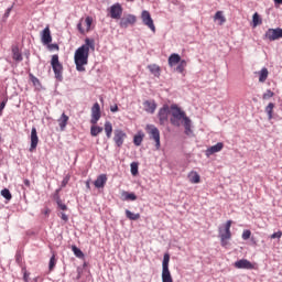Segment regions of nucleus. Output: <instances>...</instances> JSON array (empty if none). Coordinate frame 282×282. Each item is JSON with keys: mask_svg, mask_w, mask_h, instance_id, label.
I'll return each instance as SVG.
<instances>
[{"mask_svg": "<svg viewBox=\"0 0 282 282\" xmlns=\"http://www.w3.org/2000/svg\"><path fill=\"white\" fill-rule=\"evenodd\" d=\"M250 237H252V231H250L249 229L243 230V232H242L243 241H248V239H250Z\"/></svg>", "mask_w": 282, "mask_h": 282, "instance_id": "41", "label": "nucleus"}, {"mask_svg": "<svg viewBox=\"0 0 282 282\" xmlns=\"http://www.w3.org/2000/svg\"><path fill=\"white\" fill-rule=\"evenodd\" d=\"M231 226L232 220H227L224 227L218 228L220 246H223V248H226L228 241L232 239V232L230 231Z\"/></svg>", "mask_w": 282, "mask_h": 282, "instance_id": "4", "label": "nucleus"}, {"mask_svg": "<svg viewBox=\"0 0 282 282\" xmlns=\"http://www.w3.org/2000/svg\"><path fill=\"white\" fill-rule=\"evenodd\" d=\"M158 118H159L160 124H166V122H169V118L172 124L174 126L177 124V105L175 104L171 106L164 105L159 110Z\"/></svg>", "mask_w": 282, "mask_h": 282, "instance_id": "2", "label": "nucleus"}, {"mask_svg": "<svg viewBox=\"0 0 282 282\" xmlns=\"http://www.w3.org/2000/svg\"><path fill=\"white\" fill-rule=\"evenodd\" d=\"M51 66H52V69L54 72V76H55L56 80L62 83L64 68H63V64L58 59V54H55V55L52 56Z\"/></svg>", "mask_w": 282, "mask_h": 282, "instance_id": "5", "label": "nucleus"}, {"mask_svg": "<svg viewBox=\"0 0 282 282\" xmlns=\"http://www.w3.org/2000/svg\"><path fill=\"white\" fill-rule=\"evenodd\" d=\"M87 188H89V183H87Z\"/></svg>", "mask_w": 282, "mask_h": 282, "instance_id": "53", "label": "nucleus"}, {"mask_svg": "<svg viewBox=\"0 0 282 282\" xmlns=\"http://www.w3.org/2000/svg\"><path fill=\"white\" fill-rule=\"evenodd\" d=\"M12 58L13 61H17V63L23 61V55L21 54V51H19V46H12Z\"/></svg>", "mask_w": 282, "mask_h": 282, "instance_id": "24", "label": "nucleus"}, {"mask_svg": "<svg viewBox=\"0 0 282 282\" xmlns=\"http://www.w3.org/2000/svg\"><path fill=\"white\" fill-rule=\"evenodd\" d=\"M275 6H282V0H273Z\"/></svg>", "mask_w": 282, "mask_h": 282, "instance_id": "51", "label": "nucleus"}, {"mask_svg": "<svg viewBox=\"0 0 282 282\" xmlns=\"http://www.w3.org/2000/svg\"><path fill=\"white\" fill-rule=\"evenodd\" d=\"M282 237V231L279 230L278 232H274L270 236L271 239H281Z\"/></svg>", "mask_w": 282, "mask_h": 282, "instance_id": "42", "label": "nucleus"}, {"mask_svg": "<svg viewBox=\"0 0 282 282\" xmlns=\"http://www.w3.org/2000/svg\"><path fill=\"white\" fill-rule=\"evenodd\" d=\"M224 149V143L223 142H218L215 145H212L210 148H208L205 151V155L206 158H210V155H215V153H219V151H221Z\"/></svg>", "mask_w": 282, "mask_h": 282, "instance_id": "18", "label": "nucleus"}, {"mask_svg": "<svg viewBox=\"0 0 282 282\" xmlns=\"http://www.w3.org/2000/svg\"><path fill=\"white\" fill-rule=\"evenodd\" d=\"M274 102H269L268 106L264 108V111L268 115V120H272V118H274Z\"/></svg>", "mask_w": 282, "mask_h": 282, "instance_id": "27", "label": "nucleus"}, {"mask_svg": "<svg viewBox=\"0 0 282 282\" xmlns=\"http://www.w3.org/2000/svg\"><path fill=\"white\" fill-rule=\"evenodd\" d=\"M177 121L180 122L181 127L184 128V133L187 135V138H193V135H195L193 132V121L181 108H177Z\"/></svg>", "mask_w": 282, "mask_h": 282, "instance_id": "3", "label": "nucleus"}, {"mask_svg": "<svg viewBox=\"0 0 282 282\" xmlns=\"http://www.w3.org/2000/svg\"><path fill=\"white\" fill-rule=\"evenodd\" d=\"M28 279H30V273H28V271H24L23 280L28 282Z\"/></svg>", "mask_w": 282, "mask_h": 282, "instance_id": "50", "label": "nucleus"}, {"mask_svg": "<svg viewBox=\"0 0 282 282\" xmlns=\"http://www.w3.org/2000/svg\"><path fill=\"white\" fill-rule=\"evenodd\" d=\"M44 45H47L48 50H51V51H53V50L58 51L59 50L58 44H44Z\"/></svg>", "mask_w": 282, "mask_h": 282, "instance_id": "45", "label": "nucleus"}, {"mask_svg": "<svg viewBox=\"0 0 282 282\" xmlns=\"http://www.w3.org/2000/svg\"><path fill=\"white\" fill-rule=\"evenodd\" d=\"M264 39L267 41H279V39H282V29H269L264 34Z\"/></svg>", "mask_w": 282, "mask_h": 282, "instance_id": "11", "label": "nucleus"}, {"mask_svg": "<svg viewBox=\"0 0 282 282\" xmlns=\"http://www.w3.org/2000/svg\"><path fill=\"white\" fill-rule=\"evenodd\" d=\"M144 140V132L139 131L133 138V144L140 147Z\"/></svg>", "mask_w": 282, "mask_h": 282, "instance_id": "28", "label": "nucleus"}, {"mask_svg": "<svg viewBox=\"0 0 282 282\" xmlns=\"http://www.w3.org/2000/svg\"><path fill=\"white\" fill-rule=\"evenodd\" d=\"M130 169H131V175L135 177V175H138V162H132L130 164Z\"/></svg>", "mask_w": 282, "mask_h": 282, "instance_id": "39", "label": "nucleus"}, {"mask_svg": "<svg viewBox=\"0 0 282 282\" xmlns=\"http://www.w3.org/2000/svg\"><path fill=\"white\" fill-rule=\"evenodd\" d=\"M105 132H106L107 138L110 139L111 133H113V126L109 121L105 122Z\"/></svg>", "mask_w": 282, "mask_h": 282, "instance_id": "31", "label": "nucleus"}, {"mask_svg": "<svg viewBox=\"0 0 282 282\" xmlns=\"http://www.w3.org/2000/svg\"><path fill=\"white\" fill-rule=\"evenodd\" d=\"M252 23H253V28H257V25H261V23H263V21L261 20V17L259 15V13H254L252 17Z\"/></svg>", "mask_w": 282, "mask_h": 282, "instance_id": "35", "label": "nucleus"}, {"mask_svg": "<svg viewBox=\"0 0 282 282\" xmlns=\"http://www.w3.org/2000/svg\"><path fill=\"white\" fill-rule=\"evenodd\" d=\"M89 50H96V42L87 37L85 44L75 51L74 61L77 72H86L85 65L89 63Z\"/></svg>", "mask_w": 282, "mask_h": 282, "instance_id": "1", "label": "nucleus"}, {"mask_svg": "<svg viewBox=\"0 0 282 282\" xmlns=\"http://www.w3.org/2000/svg\"><path fill=\"white\" fill-rule=\"evenodd\" d=\"M67 184H69V176H66V177L63 178L62 188H65V186H67Z\"/></svg>", "mask_w": 282, "mask_h": 282, "instance_id": "47", "label": "nucleus"}, {"mask_svg": "<svg viewBox=\"0 0 282 282\" xmlns=\"http://www.w3.org/2000/svg\"><path fill=\"white\" fill-rule=\"evenodd\" d=\"M141 19L148 28L155 32V24L153 23V18H151V13L149 11H142Z\"/></svg>", "mask_w": 282, "mask_h": 282, "instance_id": "14", "label": "nucleus"}, {"mask_svg": "<svg viewBox=\"0 0 282 282\" xmlns=\"http://www.w3.org/2000/svg\"><path fill=\"white\" fill-rule=\"evenodd\" d=\"M110 111H112V113H116V111H118V105L111 106Z\"/></svg>", "mask_w": 282, "mask_h": 282, "instance_id": "49", "label": "nucleus"}, {"mask_svg": "<svg viewBox=\"0 0 282 282\" xmlns=\"http://www.w3.org/2000/svg\"><path fill=\"white\" fill-rule=\"evenodd\" d=\"M72 251L74 252L75 257H77V259H83L85 257L83 250L78 249L76 246H72Z\"/></svg>", "mask_w": 282, "mask_h": 282, "instance_id": "34", "label": "nucleus"}, {"mask_svg": "<svg viewBox=\"0 0 282 282\" xmlns=\"http://www.w3.org/2000/svg\"><path fill=\"white\" fill-rule=\"evenodd\" d=\"M126 217L131 221H138V219H140V214H133L131 210L126 209Z\"/></svg>", "mask_w": 282, "mask_h": 282, "instance_id": "30", "label": "nucleus"}, {"mask_svg": "<svg viewBox=\"0 0 282 282\" xmlns=\"http://www.w3.org/2000/svg\"><path fill=\"white\" fill-rule=\"evenodd\" d=\"M41 41L43 45H50L52 43V31H50V25L41 32Z\"/></svg>", "mask_w": 282, "mask_h": 282, "instance_id": "17", "label": "nucleus"}, {"mask_svg": "<svg viewBox=\"0 0 282 282\" xmlns=\"http://www.w3.org/2000/svg\"><path fill=\"white\" fill-rule=\"evenodd\" d=\"M214 21H219V25H224L226 22V17H224V11H217L214 15Z\"/></svg>", "mask_w": 282, "mask_h": 282, "instance_id": "29", "label": "nucleus"}, {"mask_svg": "<svg viewBox=\"0 0 282 282\" xmlns=\"http://www.w3.org/2000/svg\"><path fill=\"white\" fill-rule=\"evenodd\" d=\"M101 131H102V127L93 124L90 128V135H93V138H96Z\"/></svg>", "mask_w": 282, "mask_h": 282, "instance_id": "33", "label": "nucleus"}, {"mask_svg": "<svg viewBox=\"0 0 282 282\" xmlns=\"http://www.w3.org/2000/svg\"><path fill=\"white\" fill-rule=\"evenodd\" d=\"M148 69H150L151 74H153V76L160 77V67L156 64H152L148 66Z\"/></svg>", "mask_w": 282, "mask_h": 282, "instance_id": "32", "label": "nucleus"}, {"mask_svg": "<svg viewBox=\"0 0 282 282\" xmlns=\"http://www.w3.org/2000/svg\"><path fill=\"white\" fill-rule=\"evenodd\" d=\"M61 219H63V221H69V217H67L65 213H61Z\"/></svg>", "mask_w": 282, "mask_h": 282, "instance_id": "48", "label": "nucleus"}, {"mask_svg": "<svg viewBox=\"0 0 282 282\" xmlns=\"http://www.w3.org/2000/svg\"><path fill=\"white\" fill-rule=\"evenodd\" d=\"M57 206L61 210H67V205L63 204L62 200H57Z\"/></svg>", "mask_w": 282, "mask_h": 282, "instance_id": "44", "label": "nucleus"}, {"mask_svg": "<svg viewBox=\"0 0 282 282\" xmlns=\"http://www.w3.org/2000/svg\"><path fill=\"white\" fill-rule=\"evenodd\" d=\"M94 184L96 188H105V184H107V174L99 175Z\"/></svg>", "mask_w": 282, "mask_h": 282, "instance_id": "20", "label": "nucleus"}, {"mask_svg": "<svg viewBox=\"0 0 282 282\" xmlns=\"http://www.w3.org/2000/svg\"><path fill=\"white\" fill-rule=\"evenodd\" d=\"M270 98H274V91L268 89V90L262 95V100H270Z\"/></svg>", "mask_w": 282, "mask_h": 282, "instance_id": "38", "label": "nucleus"}, {"mask_svg": "<svg viewBox=\"0 0 282 282\" xmlns=\"http://www.w3.org/2000/svg\"><path fill=\"white\" fill-rule=\"evenodd\" d=\"M31 82L34 86L41 85V82L39 80V78L34 77V75H31Z\"/></svg>", "mask_w": 282, "mask_h": 282, "instance_id": "46", "label": "nucleus"}, {"mask_svg": "<svg viewBox=\"0 0 282 282\" xmlns=\"http://www.w3.org/2000/svg\"><path fill=\"white\" fill-rule=\"evenodd\" d=\"M58 124H59V129L61 131H64L67 127V122H69V117L67 115L62 113L61 118L57 120Z\"/></svg>", "mask_w": 282, "mask_h": 282, "instance_id": "23", "label": "nucleus"}, {"mask_svg": "<svg viewBox=\"0 0 282 282\" xmlns=\"http://www.w3.org/2000/svg\"><path fill=\"white\" fill-rule=\"evenodd\" d=\"M234 268L237 270H259V264L248 259H240L234 263Z\"/></svg>", "mask_w": 282, "mask_h": 282, "instance_id": "9", "label": "nucleus"}, {"mask_svg": "<svg viewBox=\"0 0 282 282\" xmlns=\"http://www.w3.org/2000/svg\"><path fill=\"white\" fill-rule=\"evenodd\" d=\"M24 184L28 186V187H30V180H24Z\"/></svg>", "mask_w": 282, "mask_h": 282, "instance_id": "52", "label": "nucleus"}, {"mask_svg": "<svg viewBox=\"0 0 282 282\" xmlns=\"http://www.w3.org/2000/svg\"><path fill=\"white\" fill-rule=\"evenodd\" d=\"M94 24V18L86 17L82 18L77 24V30L80 34H87L88 32H91V25Z\"/></svg>", "mask_w": 282, "mask_h": 282, "instance_id": "8", "label": "nucleus"}, {"mask_svg": "<svg viewBox=\"0 0 282 282\" xmlns=\"http://www.w3.org/2000/svg\"><path fill=\"white\" fill-rule=\"evenodd\" d=\"M177 70L180 72V74H183V76L186 75V61L182 59V57H180V55H177Z\"/></svg>", "mask_w": 282, "mask_h": 282, "instance_id": "25", "label": "nucleus"}, {"mask_svg": "<svg viewBox=\"0 0 282 282\" xmlns=\"http://www.w3.org/2000/svg\"><path fill=\"white\" fill-rule=\"evenodd\" d=\"M101 113H100V104L95 102L94 106L91 107V119L90 123L91 124H98V120H100Z\"/></svg>", "mask_w": 282, "mask_h": 282, "instance_id": "12", "label": "nucleus"}, {"mask_svg": "<svg viewBox=\"0 0 282 282\" xmlns=\"http://www.w3.org/2000/svg\"><path fill=\"white\" fill-rule=\"evenodd\" d=\"M187 177L191 184H199L202 182V176H199V173L195 171L189 172Z\"/></svg>", "mask_w": 282, "mask_h": 282, "instance_id": "22", "label": "nucleus"}, {"mask_svg": "<svg viewBox=\"0 0 282 282\" xmlns=\"http://www.w3.org/2000/svg\"><path fill=\"white\" fill-rule=\"evenodd\" d=\"M143 107L147 113H155V110L158 109V104H155L154 100H145L143 102Z\"/></svg>", "mask_w": 282, "mask_h": 282, "instance_id": "19", "label": "nucleus"}, {"mask_svg": "<svg viewBox=\"0 0 282 282\" xmlns=\"http://www.w3.org/2000/svg\"><path fill=\"white\" fill-rule=\"evenodd\" d=\"M56 265V256H52L48 263V270L52 272Z\"/></svg>", "mask_w": 282, "mask_h": 282, "instance_id": "40", "label": "nucleus"}, {"mask_svg": "<svg viewBox=\"0 0 282 282\" xmlns=\"http://www.w3.org/2000/svg\"><path fill=\"white\" fill-rule=\"evenodd\" d=\"M1 195H2V197H4V199H8V202H10V199H12V194L10 193V189H8V188L2 189Z\"/></svg>", "mask_w": 282, "mask_h": 282, "instance_id": "37", "label": "nucleus"}, {"mask_svg": "<svg viewBox=\"0 0 282 282\" xmlns=\"http://www.w3.org/2000/svg\"><path fill=\"white\" fill-rule=\"evenodd\" d=\"M171 261V256L164 253L162 261V282H173V276H171V271L169 270V263Z\"/></svg>", "mask_w": 282, "mask_h": 282, "instance_id": "6", "label": "nucleus"}, {"mask_svg": "<svg viewBox=\"0 0 282 282\" xmlns=\"http://www.w3.org/2000/svg\"><path fill=\"white\" fill-rule=\"evenodd\" d=\"M135 21H138L135 15L129 14V15L120 19L119 25L122 30H127V28H129V25H134Z\"/></svg>", "mask_w": 282, "mask_h": 282, "instance_id": "13", "label": "nucleus"}, {"mask_svg": "<svg viewBox=\"0 0 282 282\" xmlns=\"http://www.w3.org/2000/svg\"><path fill=\"white\" fill-rule=\"evenodd\" d=\"M36 147H39V134L36 132V128L31 129V145H30V153H34L36 151Z\"/></svg>", "mask_w": 282, "mask_h": 282, "instance_id": "15", "label": "nucleus"}, {"mask_svg": "<svg viewBox=\"0 0 282 282\" xmlns=\"http://www.w3.org/2000/svg\"><path fill=\"white\" fill-rule=\"evenodd\" d=\"M145 131L150 135V140H153L155 142L156 151H160V129H158V127H155L154 124H147Z\"/></svg>", "mask_w": 282, "mask_h": 282, "instance_id": "7", "label": "nucleus"}, {"mask_svg": "<svg viewBox=\"0 0 282 282\" xmlns=\"http://www.w3.org/2000/svg\"><path fill=\"white\" fill-rule=\"evenodd\" d=\"M8 102V99L3 100L0 104V116H3V109H6V104Z\"/></svg>", "mask_w": 282, "mask_h": 282, "instance_id": "43", "label": "nucleus"}, {"mask_svg": "<svg viewBox=\"0 0 282 282\" xmlns=\"http://www.w3.org/2000/svg\"><path fill=\"white\" fill-rule=\"evenodd\" d=\"M121 199L123 202H135V199H138V196L134 193H129L127 191H123L121 193Z\"/></svg>", "mask_w": 282, "mask_h": 282, "instance_id": "21", "label": "nucleus"}, {"mask_svg": "<svg viewBox=\"0 0 282 282\" xmlns=\"http://www.w3.org/2000/svg\"><path fill=\"white\" fill-rule=\"evenodd\" d=\"M256 74L259 76V83H265V80H268L270 72H268V68L263 67L260 72H257Z\"/></svg>", "mask_w": 282, "mask_h": 282, "instance_id": "26", "label": "nucleus"}, {"mask_svg": "<svg viewBox=\"0 0 282 282\" xmlns=\"http://www.w3.org/2000/svg\"><path fill=\"white\" fill-rule=\"evenodd\" d=\"M169 65H170V67L177 65V53H174L170 56Z\"/></svg>", "mask_w": 282, "mask_h": 282, "instance_id": "36", "label": "nucleus"}, {"mask_svg": "<svg viewBox=\"0 0 282 282\" xmlns=\"http://www.w3.org/2000/svg\"><path fill=\"white\" fill-rule=\"evenodd\" d=\"M122 4L120 3H115L108 9L110 19H115L117 21L122 19Z\"/></svg>", "mask_w": 282, "mask_h": 282, "instance_id": "10", "label": "nucleus"}, {"mask_svg": "<svg viewBox=\"0 0 282 282\" xmlns=\"http://www.w3.org/2000/svg\"><path fill=\"white\" fill-rule=\"evenodd\" d=\"M127 138V133L122 130H115L113 142L117 147H122L124 144V139Z\"/></svg>", "mask_w": 282, "mask_h": 282, "instance_id": "16", "label": "nucleus"}]
</instances>
